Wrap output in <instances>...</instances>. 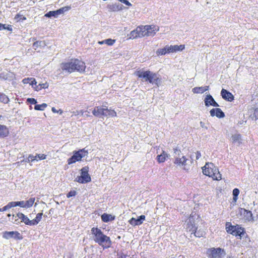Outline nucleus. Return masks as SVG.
I'll return each instance as SVG.
<instances>
[{
    "instance_id": "nucleus-1",
    "label": "nucleus",
    "mask_w": 258,
    "mask_h": 258,
    "mask_svg": "<svg viewBox=\"0 0 258 258\" xmlns=\"http://www.w3.org/2000/svg\"><path fill=\"white\" fill-rule=\"evenodd\" d=\"M91 233L94 241L104 249L111 246L112 242L110 237L104 234L100 229L93 227L91 229Z\"/></svg>"
},
{
    "instance_id": "nucleus-2",
    "label": "nucleus",
    "mask_w": 258,
    "mask_h": 258,
    "mask_svg": "<svg viewBox=\"0 0 258 258\" xmlns=\"http://www.w3.org/2000/svg\"><path fill=\"white\" fill-rule=\"evenodd\" d=\"M135 74L145 81H148L151 84H156L157 86L160 82L158 75L150 71L141 70L136 71Z\"/></svg>"
},
{
    "instance_id": "nucleus-3",
    "label": "nucleus",
    "mask_w": 258,
    "mask_h": 258,
    "mask_svg": "<svg viewBox=\"0 0 258 258\" xmlns=\"http://www.w3.org/2000/svg\"><path fill=\"white\" fill-rule=\"evenodd\" d=\"M203 173L205 175L212 177L214 180L221 179V174L218 169L212 163H207L202 168Z\"/></svg>"
},
{
    "instance_id": "nucleus-4",
    "label": "nucleus",
    "mask_w": 258,
    "mask_h": 258,
    "mask_svg": "<svg viewBox=\"0 0 258 258\" xmlns=\"http://www.w3.org/2000/svg\"><path fill=\"white\" fill-rule=\"evenodd\" d=\"M141 27L143 37H153L159 30V27L155 25H147Z\"/></svg>"
},
{
    "instance_id": "nucleus-5",
    "label": "nucleus",
    "mask_w": 258,
    "mask_h": 258,
    "mask_svg": "<svg viewBox=\"0 0 258 258\" xmlns=\"http://www.w3.org/2000/svg\"><path fill=\"white\" fill-rule=\"evenodd\" d=\"M198 215H197L195 213H192L189 218L186 221L187 223L186 228L187 230L191 232V233H194L195 236L197 237H200L201 235H200L197 231V228L195 224H194V222H193V223H189L191 222V221L194 220V219H198Z\"/></svg>"
},
{
    "instance_id": "nucleus-6",
    "label": "nucleus",
    "mask_w": 258,
    "mask_h": 258,
    "mask_svg": "<svg viewBox=\"0 0 258 258\" xmlns=\"http://www.w3.org/2000/svg\"><path fill=\"white\" fill-rule=\"evenodd\" d=\"M74 155L68 159V163L70 165L81 160L82 158L88 154V152L85 149L74 152Z\"/></svg>"
},
{
    "instance_id": "nucleus-7",
    "label": "nucleus",
    "mask_w": 258,
    "mask_h": 258,
    "mask_svg": "<svg viewBox=\"0 0 258 258\" xmlns=\"http://www.w3.org/2000/svg\"><path fill=\"white\" fill-rule=\"evenodd\" d=\"M174 151V164L180 167L185 166L187 159L181 153L180 150L175 149Z\"/></svg>"
},
{
    "instance_id": "nucleus-8",
    "label": "nucleus",
    "mask_w": 258,
    "mask_h": 258,
    "mask_svg": "<svg viewBox=\"0 0 258 258\" xmlns=\"http://www.w3.org/2000/svg\"><path fill=\"white\" fill-rule=\"evenodd\" d=\"M207 253L210 258H223L226 255L224 250L219 247L209 248Z\"/></svg>"
},
{
    "instance_id": "nucleus-9",
    "label": "nucleus",
    "mask_w": 258,
    "mask_h": 258,
    "mask_svg": "<svg viewBox=\"0 0 258 258\" xmlns=\"http://www.w3.org/2000/svg\"><path fill=\"white\" fill-rule=\"evenodd\" d=\"M3 237L6 239L13 238L15 239L21 240L23 238L22 236L18 231H5L3 233Z\"/></svg>"
},
{
    "instance_id": "nucleus-10",
    "label": "nucleus",
    "mask_w": 258,
    "mask_h": 258,
    "mask_svg": "<svg viewBox=\"0 0 258 258\" xmlns=\"http://www.w3.org/2000/svg\"><path fill=\"white\" fill-rule=\"evenodd\" d=\"M61 68L62 71H65L69 73L75 71V69H76L74 66L73 59H71L70 61L62 63L61 64Z\"/></svg>"
},
{
    "instance_id": "nucleus-11",
    "label": "nucleus",
    "mask_w": 258,
    "mask_h": 258,
    "mask_svg": "<svg viewBox=\"0 0 258 258\" xmlns=\"http://www.w3.org/2000/svg\"><path fill=\"white\" fill-rule=\"evenodd\" d=\"M129 39H136L138 37H143L142 27H138L136 29L132 31L129 34L127 35Z\"/></svg>"
},
{
    "instance_id": "nucleus-12",
    "label": "nucleus",
    "mask_w": 258,
    "mask_h": 258,
    "mask_svg": "<svg viewBox=\"0 0 258 258\" xmlns=\"http://www.w3.org/2000/svg\"><path fill=\"white\" fill-rule=\"evenodd\" d=\"M241 218L245 221H250L252 220V214L249 211H247L243 208H241L239 210L238 213Z\"/></svg>"
},
{
    "instance_id": "nucleus-13",
    "label": "nucleus",
    "mask_w": 258,
    "mask_h": 258,
    "mask_svg": "<svg viewBox=\"0 0 258 258\" xmlns=\"http://www.w3.org/2000/svg\"><path fill=\"white\" fill-rule=\"evenodd\" d=\"M73 60L74 66L75 68H76L75 71H76L79 72H84L86 68L85 63L78 59H73Z\"/></svg>"
},
{
    "instance_id": "nucleus-14",
    "label": "nucleus",
    "mask_w": 258,
    "mask_h": 258,
    "mask_svg": "<svg viewBox=\"0 0 258 258\" xmlns=\"http://www.w3.org/2000/svg\"><path fill=\"white\" fill-rule=\"evenodd\" d=\"M204 102L205 106L207 107L209 106H213L215 107L219 106V104L215 101L213 97L210 94L206 95L204 99Z\"/></svg>"
},
{
    "instance_id": "nucleus-15",
    "label": "nucleus",
    "mask_w": 258,
    "mask_h": 258,
    "mask_svg": "<svg viewBox=\"0 0 258 258\" xmlns=\"http://www.w3.org/2000/svg\"><path fill=\"white\" fill-rule=\"evenodd\" d=\"M145 220V216L144 215H141L139 216L138 218H132L129 221V223L133 226H137L140 225L143 223V221Z\"/></svg>"
},
{
    "instance_id": "nucleus-16",
    "label": "nucleus",
    "mask_w": 258,
    "mask_h": 258,
    "mask_svg": "<svg viewBox=\"0 0 258 258\" xmlns=\"http://www.w3.org/2000/svg\"><path fill=\"white\" fill-rule=\"evenodd\" d=\"M47 155L44 154H37L35 156L29 155L27 160L28 162L38 161L39 160H44L46 158Z\"/></svg>"
},
{
    "instance_id": "nucleus-17",
    "label": "nucleus",
    "mask_w": 258,
    "mask_h": 258,
    "mask_svg": "<svg viewBox=\"0 0 258 258\" xmlns=\"http://www.w3.org/2000/svg\"><path fill=\"white\" fill-rule=\"evenodd\" d=\"M89 167L87 166H85L82 168L81 170V176L82 178L85 179V181L87 183L91 181V177L88 174Z\"/></svg>"
},
{
    "instance_id": "nucleus-18",
    "label": "nucleus",
    "mask_w": 258,
    "mask_h": 258,
    "mask_svg": "<svg viewBox=\"0 0 258 258\" xmlns=\"http://www.w3.org/2000/svg\"><path fill=\"white\" fill-rule=\"evenodd\" d=\"M210 113L212 116H216L218 118H223L225 116L224 112L219 108L212 109Z\"/></svg>"
},
{
    "instance_id": "nucleus-19",
    "label": "nucleus",
    "mask_w": 258,
    "mask_h": 258,
    "mask_svg": "<svg viewBox=\"0 0 258 258\" xmlns=\"http://www.w3.org/2000/svg\"><path fill=\"white\" fill-rule=\"evenodd\" d=\"M222 98L228 101H232L234 99L233 95L224 89H222L221 92Z\"/></svg>"
},
{
    "instance_id": "nucleus-20",
    "label": "nucleus",
    "mask_w": 258,
    "mask_h": 258,
    "mask_svg": "<svg viewBox=\"0 0 258 258\" xmlns=\"http://www.w3.org/2000/svg\"><path fill=\"white\" fill-rule=\"evenodd\" d=\"M185 48L184 45H168L169 53H174L177 51H181Z\"/></svg>"
},
{
    "instance_id": "nucleus-21",
    "label": "nucleus",
    "mask_w": 258,
    "mask_h": 258,
    "mask_svg": "<svg viewBox=\"0 0 258 258\" xmlns=\"http://www.w3.org/2000/svg\"><path fill=\"white\" fill-rule=\"evenodd\" d=\"M105 106L95 107L92 111L93 114L95 116H99L104 114L103 111H104Z\"/></svg>"
},
{
    "instance_id": "nucleus-22",
    "label": "nucleus",
    "mask_w": 258,
    "mask_h": 258,
    "mask_svg": "<svg viewBox=\"0 0 258 258\" xmlns=\"http://www.w3.org/2000/svg\"><path fill=\"white\" fill-rule=\"evenodd\" d=\"M231 141L232 143L237 144L238 145L242 143V138L241 135L236 133L233 134L231 137Z\"/></svg>"
},
{
    "instance_id": "nucleus-23",
    "label": "nucleus",
    "mask_w": 258,
    "mask_h": 258,
    "mask_svg": "<svg viewBox=\"0 0 258 258\" xmlns=\"http://www.w3.org/2000/svg\"><path fill=\"white\" fill-rule=\"evenodd\" d=\"M209 89V86H205L203 87H196L192 89V91L194 93L196 94H202L205 91Z\"/></svg>"
},
{
    "instance_id": "nucleus-24",
    "label": "nucleus",
    "mask_w": 258,
    "mask_h": 258,
    "mask_svg": "<svg viewBox=\"0 0 258 258\" xmlns=\"http://www.w3.org/2000/svg\"><path fill=\"white\" fill-rule=\"evenodd\" d=\"M103 113L104 114H102V115L105 116L114 117L116 116V113L114 110L110 109H109L106 106H105Z\"/></svg>"
},
{
    "instance_id": "nucleus-25",
    "label": "nucleus",
    "mask_w": 258,
    "mask_h": 258,
    "mask_svg": "<svg viewBox=\"0 0 258 258\" xmlns=\"http://www.w3.org/2000/svg\"><path fill=\"white\" fill-rule=\"evenodd\" d=\"M156 53L158 56L165 55L166 53H169L168 45H166L163 48L157 49Z\"/></svg>"
},
{
    "instance_id": "nucleus-26",
    "label": "nucleus",
    "mask_w": 258,
    "mask_h": 258,
    "mask_svg": "<svg viewBox=\"0 0 258 258\" xmlns=\"http://www.w3.org/2000/svg\"><path fill=\"white\" fill-rule=\"evenodd\" d=\"M9 134V131L6 126L0 124V137H6Z\"/></svg>"
},
{
    "instance_id": "nucleus-27",
    "label": "nucleus",
    "mask_w": 258,
    "mask_h": 258,
    "mask_svg": "<svg viewBox=\"0 0 258 258\" xmlns=\"http://www.w3.org/2000/svg\"><path fill=\"white\" fill-rule=\"evenodd\" d=\"M114 217L110 214L104 213L101 216V219L104 222H108L114 220Z\"/></svg>"
},
{
    "instance_id": "nucleus-28",
    "label": "nucleus",
    "mask_w": 258,
    "mask_h": 258,
    "mask_svg": "<svg viewBox=\"0 0 258 258\" xmlns=\"http://www.w3.org/2000/svg\"><path fill=\"white\" fill-rule=\"evenodd\" d=\"M234 231H232L233 232L232 234L236 236H239L241 237V235L244 232V229L238 226H236V229H234Z\"/></svg>"
},
{
    "instance_id": "nucleus-29",
    "label": "nucleus",
    "mask_w": 258,
    "mask_h": 258,
    "mask_svg": "<svg viewBox=\"0 0 258 258\" xmlns=\"http://www.w3.org/2000/svg\"><path fill=\"white\" fill-rule=\"evenodd\" d=\"M168 156V154H167L165 152L163 151L160 155L157 156V160L159 163L164 162Z\"/></svg>"
},
{
    "instance_id": "nucleus-30",
    "label": "nucleus",
    "mask_w": 258,
    "mask_h": 258,
    "mask_svg": "<svg viewBox=\"0 0 258 258\" xmlns=\"http://www.w3.org/2000/svg\"><path fill=\"white\" fill-rule=\"evenodd\" d=\"M35 201V198H31L27 201H24L25 208H29L34 204Z\"/></svg>"
},
{
    "instance_id": "nucleus-31",
    "label": "nucleus",
    "mask_w": 258,
    "mask_h": 258,
    "mask_svg": "<svg viewBox=\"0 0 258 258\" xmlns=\"http://www.w3.org/2000/svg\"><path fill=\"white\" fill-rule=\"evenodd\" d=\"M48 84L47 82H45L44 83L39 84L38 85L36 86L35 87H34V89L35 91H39L42 89L48 88Z\"/></svg>"
},
{
    "instance_id": "nucleus-32",
    "label": "nucleus",
    "mask_w": 258,
    "mask_h": 258,
    "mask_svg": "<svg viewBox=\"0 0 258 258\" xmlns=\"http://www.w3.org/2000/svg\"><path fill=\"white\" fill-rule=\"evenodd\" d=\"M44 16L48 18H57L58 16V15L57 11L56 10L48 12V13L45 14Z\"/></svg>"
},
{
    "instance_id": "nucleus-33",
    "label": "nucleus",
    "mask_w": 258,
    "mask_h": 258,
    "mask_svg": "<svg viewBox=\"0 0 258 258\" xmlns=\"http://www.w3.org/2000/svg\"><path fill=\"white\" fill-rule=\"evenodd\" d=\"M236 226H232L229 223H227L226 224V231L232 234V231H234V229H236Z\"/></svg>"
},
{
    "instance_id": "nucleus-34",
    "label": "nucleus",
    "mask_w": 258,
    "mask_h": 258,
    "mask_svg": "<svg viewBox=\"0 0 258 258\" xmlns=\"http://www.w3.org/2000/svg\"><path fill=\"white\" fill-rule=\"evenodd\" d=\"M71 9L70 6H66L62 8H61L60 9L57 10V12L58 14V15H60L61 14H64L66 12L68 11L69 10Z\"/></svg>"
},
{
    "instance_id": "nucleus-35",
    "label": "nucleus",
    "mask_w": 258,
    "mask_h": 258,
    "mask_svg": "<svg viewBox=\"0 0 258 258\" xmlns=\"http://www.w3.org/2000/svg\"><path fill=\"white\" fill-rule=\"evenodd\" d=\"M43 215L42 213H38L35 219H33L34 225H37L41 220L42 216Z\"/></svg>"
},
{
    "instance_id": "nucleus-36",
    "label": "nucleus",
    "mask_w": 258,
    "mask_h": 258,
    "mask_svg": "<svg viewBox=\"0 0 258 258\" xmlns=\"http://www.w3.org/2000/svg\"><path fill=\"white\" fill-rule=\"evenodd\" d=\"M47 106V104L42 103L41 104L36 105L34 107V109L36 110L43 111L45 109V108H46Z\"/></svg>"
},
{
    "instance_id": "nucleus-37",
    "label": "nucleus",
    "mask_w": 258,
    "mask_h": 258,
    "mask_svg": "<svg viewBox=\"0 0 258 258\" xmlns=\"http://www.w3.org/2000/svg\"><path fill=\"white\" fill-rule=\"evenodd\" d=\"M232 194L233 196V201L236 202L238 199V196L239 194V190L238 188H234L233 190Z\"/></svg>"
},
{
    "instance_id": "nucleus-38",
    "label": "nucleus",
    "mask_w": 258,
    "mask_h": 258,
    "mask_svg": "<svg viewBox=\"0 0 258 258\" xmlns=\"http://www.w3.org/2000/svg\"><path fill=\"white\" fill-rule=\"evenodd\" d=\"M191 159H194L195 158L196 160H198L201 157V153L200 151H197L195 153H193L190 155Z\"/></svg>"
},
{
    "instance_id": "nucleus-39",
    "label": "nucleus",
    "mask_w": 258,
    "mask_h": 258,
    "mask_svg": "<svg viewBox=\"0 0 258 258\" xmlns=\"http://www.w3.org/2000/svg\"><path fill=\"white\" fill-rule=\"evenodd\" d=\"M44 45V42L42 41H38L34 42L33 44V47L34 49H37L38 47L42 46Z\"/></svg>"
},
{
    "instance_id": "nucleus-40",
    "label": "nucleus",
    "mask_w": 258,
    "mask_h": 258,
    "mask_svg": "<svg viewBox=\"0 0 258 258\" xmlns=\"http://www.w3.org/2000/svg\"><path fill=\"white\" fill-rule=\"evenodd\" d=\"M9 98L4 94H2L1 98H0V101L4 103H8L9 102Z\"/></svg>"
},
{
    "instance_id": "nucleus-41",
    "label": "nucleus",
    "mask_w": 258,
    "mask_h": 258,
    "mask_svg": "<svg viewBox=\"0 0 258 258\" xmlns=\"http://www.w3.org/2000/svg\"><path fill=\"white\" fill-rule=\"evenodd\" d=\"M115 42L114 39H107L104 40V43L109 46L112 45Z\"/></svg>"
},
{
    "instance_id": "nucleus-42",
    "label": "nucleus",
    "mask_w": 258,
    "mask_h": 258,
    "mask_svg": "<svg viewBox=\"0 0 258 258\" xmlns=\"http://www.w3.org/2000/svg\"><path fill=\"white\" fill-rule=\"evenodd\" d=\"M25 224L28 225H34L33 220H30L27 217L26 218L24 219V221L23 222Z\"/></svg>"
},
{
    "instance_id": "nucleus-43",
    "label": "nucleus",
    "mask_w": 258,
    "mask_h": 258,
    "mask_svg": "<svg viewBox=\"0 0 258 258\" xmlns=\"http://www.w3.org/2000/svg\"><path fill=\"white\" fill-rule=\"evenodd\" d=\"M75 181L80 183H87L85 181V179H84L81 176H77L75 179Z\"/></svg>"
},
{
    "instance_id": "nucleus-44",
    "label": "nucleus",
    "mask_w": 258,
    "mask_h": 258,
    "mask_svg": "<svg viewBox=\"0 0 258 258\" xmlns=\"http://www.w3.org/2000/svg\"><path fill=\"white\" fill-rule=\"evenodd\" d=\"M17 216L18 217V218H19V219H20L21 220V222H24V219L25 218H26V217H27L26 216H25L24 214H23L22 213H18L17 214Z\"/></svg>"
},
{
    "instance_id": "nucleus-45",
    "label": "nucleus",
    "mask_w": 258,
    "mask_h": 258,
    "mask_svg": "<svg viewBox=\"0 0 258 258\" xmlns=\"http://www.w3.org/2000/svg\"><path fill=\"white\" fill-rule=\"evenodd\" d=\"M77 192L75 190H71L67 195V197L70 198L76 195Z\"/></svg>"
},
{
    "instance_id": "nucleus-46",
    "label": "nucleus",
    "mask_w": 258,
    "mask_h": 258,
    "mask_svg": "<svg viewBox=\"0 0 258 258\" xmlns=\"http://www.w3.org/2000/svg\"><path fill=\"white\" fill-rule=\"evenodd\" d=\"M3 30H8L10 31H12L13 30L12 27L10 25L3 24Z\"/></svg>"
},
{
    "instance_id": "nucleus-47",
    "label": "nucleus",
    "mask_w": 258,
    "mask_h": 258,
    "mask_svg": "<svg viewBox=\"0 0 258 258\" xmlns=\"http://www.w3.org/2000/svg\"><path fill=\"white\" fill-rule=\"evenodd\" d=\"M7 205L9 207V209L12 208L17 207L16 202H9Z\"/></svg>"
},
{
    "instance_id": "nucleus-48",
    "label": "nucleus",
    "mask_w": 258,
    "mask_h": 258,
    "mask_svg": "<svg viewBox=\"0 0 258 258\" xmlns=\"http://www.w3.org/2000/svg\"><path fill=\"white\" fill-rule=\"evenodd\" d=\"M36 84H37V82H36L35 79L34 78H31L30 85H31L32 86V87L34 88V87H35L36 86H37L36 85Z\"/></svg>"
},
{
    "instance_id": "nucleus-49",
    "label": "nucleus",
    "mask_w": 258,
    "mask_h": 258,
    "mask_svg": "<svg viewBox=\"0 0 258 258\" xmlns=\"http://www.w3.org/2000/svg\"><path fill=\"white\" fill-rule=\"evenodd\" d=\"M27 101L33 104H36L37 103V100L34 98H29L27 99Z\"/></svg>"
},
{
    "instance_id": "nucleus-50",
    "label": "nucleus",
    "mask_w": 258,
    "mask_h": 258,
    "mask_svg": "<svg viewBox=\"0 0 258 258\" xmlns=\"http://www.w3.org/2000/svg\"><path fill=\"white\" fill-rule=\"evenodd\" d=\"M13 218H14V220H12V221L14 223L17 224L20 223V221H19V218H18V217L17 216V215H13Z\"/></svg>"
},
{
    "instance_id": "nucleus-51",
    "label": "nucleus",
    "mask_w": 258,
    "mask_h": 258,
    "mask_svg": "<svg viewBox=\"0 0 258 258\" xmlns=\"http://www.w3.org/2000/svg\"><path fill=\"white\" fill-rule=\"evenodd\" d=\"M17 206H19L21 208H25L24 201L16 202Z\"/></svg>"
},
{
    "instance_id": "nucleus-52",
    "label": "nucleus",
    "mask_w": 258,
    "mask_h": 258,
    "mask_svg": "<svg viewBox=\"0 0 258 258\" xmlns=\"http://www.w3.org/2000/svg\"><path fill=\"white\" fill-rule=\"evenodd\" d=\"M51 110L53 113H58L60 114H61L63 112V111L61 109H59L57 110L54 107H52L51 109Z\"/></svg>"
},
{
    "instance_id": "nucleus-53",
    "label": "nucleus",
    "mask_w": 258,
    "mask_h": 258,
    "mask_svg": "<svg viewBox=\"0 0 258 258\" xmlns=\"http://www.w3.org/2000/svg\"><path fill=\"white\" fill-rule=\"evenodd\" d=\"M31 78H25L22 80V82L24 84H30V83Z\"/></svg>"
},
{
    "instance_id": "nucleus-54",
    "label": "nucleus",
    "mask_w": 258,
    "mask_h": 258,
    "mask_svg": "<svg viewBox=\"0 0 258 258\" xmlns=\"http://www.w3.org/2000/svg\"><path fill=\"white\" fill-rule=\"evenodd\" d=\"M9 209V207H8V205H7L6 206H4V207L0 208V212H4V211H7Z\"/></svg>"
},
{
    "instance_id": "nucleus-55",
    "label": "nucleus",
    "mask_w": 258,
    "mask_h": 258,
    "mask_svg": "<svg viewBox=\"0 0 258 258\" xmlns=\"http://www.w3.org/2000/svg\"><path fill=\"white\" fill-rule=\"evenodd\" d=\"M123 4H124L125 5H126V6H132V4H131V3L126 0H125V2H124Z\"/></svg>"
},
{
    "instance_id": "nucleus-56",
    "label": "nucleus",
    "mask_w": 258,
    "mask_h": 258,
    "mask_svg": "<svg viewBox=\"0 0 258 258\" xmlns=\"http://www.w3.org/2000/svg\"><path fill=\"white\" fill-rule=\"evenodd\" d=\"M254 113L255 116L258 118V108L255 109Z\"/></svg>"
},
{
    "instance_id": "nucleus-57",
    "label": "nucleus",
    "mask_w": 258,
    "mask_h": 258,
    "mask_svg": "<svg viewBox=\"0 0 258 258\" xmlns=\"http://www.w3.org/2000/svg\"><path fill=\"white\" fill-rule=\"evenodd\" d=\"M200 125L202 127H203V128L205 127L206 128H207V127L205 126V123L201 121Z\"/></svg>"
},
{
    "instance_id": "nucleus-58",
    "label": "nucleus",
    "mask_w": 258,
    "mask_h": 258,
    "mask_svg": "<svg viewBox=\"0 0 258 258\" xmlns=\"http://www.w3.org/2000/svg\"><path fill=\"white\" fill-rule=\"evenodd\" d=\"M115 5L113 6V8L112 9V10L113 11H115V10H119V8H118V5L116 6V8H115Z\"/></svg>"
},
{
    "instance_id": "nucleus-59",
    "label": "nucleus",
    "mask_w": 258,
    "mask_h": 258,
    "mask_svg": "<svg viewBox=\"0 0 258 258\" xmlns=\"http://www.w3.org/2000/svg\"><path fill=\"white\" fill-rule=\"evenodd\" d=\"M98 43H99V44H105V43H104V40H103V41H99V42H98Z\"/></svg>"
},
{
    "instance_id": "nucleus-60",
    "label": "nucleus",
    "mask_w": 258,
    "mask_h": 258,
    "mask_svg": "<svg viewBox=\"0 0 258 258\" xmlns=\"http://www.w3.org/2000/svg\"><path fill=\"white\" fill-rule=\"evenodd\" d=\"M3 27H4L3 24L0 23V30H3Z\"/></svg>"
},
{
    "instance_id": "nucleus-61",
    "label": "nucleus",
    "mask_w": 258,
    "mask_h": 258,
    "mask_svg": "<svg viewBox=\"0 0 258 258\" xmlns=\"http://www.w3.org/2000/svg\"><path fill=\"white\" fill-rule=\"evenodd\" d=\"M2 75H3L2 74L0 75V78H3V79H7V78H5L4 76H3Z\"/></svg>"
},
{
    "instance_id": "nucleus-62",
    "label": "nucleus",
    "mask_w": 258,
    "mask_h": 258,
    "mask_svg": "<svg viewBox=\"0 0 258 258\" xmlns=\"http://www.w3.org/2000/svg\"><path fill=\"white\" fill-rule=\"evenodd\" d=\"M119 258H126L125 255H121Z\"/></svg>"
},
{
    "instance_id": "nucleus-63",
    "label": "nucleus",
    "mask_w": 258,
    "mask_h": 258,
    "mask_svg": "<svg viewBox=\"0 0 258 258\" xmlns=\"http://www.w3.org/2000/svg\"><path fill=\"white\" fill-rule=\"evenodd\" d=\"M73 113H74L75 115H78L79 114V112L78 111H77L76 112H74Z\"/></svg>"
},
{
    "instance_id": "nucleus-64",
    "label": "nucleus",
    "mask_w": 258,
    "mask_h": 258,
    "mask_svg": "<svg viewBox=\"0 0 258 258\" xmlns=\"http://www.w3.org/2000/svg\"><path fill=\"white\" fill-rule=\"evenodd\" d=\"M118 1L122 3H124V2H125V0H118Z\"/></svg>"
}]
</instances>
